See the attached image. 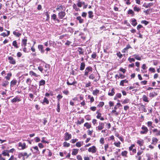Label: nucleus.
<instances>
[{
	"mask_svg": "<svg viewBox=\"0 0 160 160\" xmlns=\"http://www.w3.org/2000/svg\"><path fill=\"white\" fill-rule=\"evenodd\" d=\"M128 60L130 62H134L135 61V59L133 58H131L130 57H129L128 58Z\"/></svg>",
	"mask_w": 160,
	"mask_h": 160,
	"instance_id": "57",
	"label": "nucleus"
},
{
	"mask_svg": "<svg viewBox=\"0 0 160 160\" xmlns=\"http://www.w3.org/2000/svg\"><path fill=\"white\" fill-rule=\"evenodd\" d=\"M78 149H73L72 150V154L73 155H76L78 153Z\"/></svg>",
	"mask_w": 160,
	"mask_h": 160,
	"instance_id": "19",
	"label": "nucleus"
},
{
	"mask_svg": "<svg viewBox=\"0 0 160 160\" xmlns=\"http://www.w3.org/2000/svg\"><path fill=\"white\" fill-rule=\"evenodd\" d=\"M92 68L90 67H87L84 73V75L86 76H88V74L89 72H92Z\"/></svg>",
	"mask_w": 160,
	"mask_h": 160,
	"instance_id": "2",
	"label": "nucleus"
},
{
	"mask_svg": "<svg viewBox=\"0 0 160 160\" xmlns=\"http://www.w3.org/2000/svg\"><path fill=\"white\" fill-rule=\"evenodd\" d=\"M76 19L77 20L79 21V22L80 23H83L84 22L83 19H82L80 16L77 17Z\"/></svg>",
	"mask_w": 160,
	"mask_h": 160,
	"instance_id": "26",
	"label": "nucleus"
},
{
	"mask_svg": "<svg viewBox=\"0 0 160 160\" xmlns=\"http://www.w3.org/2000/svg\"><path fill=\"white\" fill-rule=\"evenodd\" d=\"M127 152L126 151H124L122 152L121 153V155L123 156H126L127 154Z\"/></svg>",
	"mask_w": 160,
	"mask_h": 160,
	"instance_id": "50",
	"label": "nucleus"
},
{
	"mask_svg": "<svg viewBox=\"0 0 160 160\" xmlns=\"http://www.w3.org/2000/svg\"><path fill=\"white\" fill-rule=\"evenodd\" d=\"M129 100L128 98L125 99L122 101H121L122 104H125L128 102Z\"/></svg>",
	"mask_w": 160,
	"mask_h": 160,
	"instance_id": "43",
	"label": "nucleus"
},
{
	"mask_svg": "<svg viewBox=\"0 0 160 160\" xmlns=\"http://www.w3.org/2000/svg\"><path fill=\"white\" fill-rule=\"evenodd\" d=\"M100 142L102 144H103L104 142V138H101L100 140Z\"/></svg>",
	"mask_w": 160,
	"mask_h": 160,
	"instance_id": "56",
	"label": "nucleus"
},
{
	"mask_svg": "<svg viewBox=\"0 0 160 160\" xmlns=\"http://www.w3.org/2000/svg\"><path fill=\"white\" fill-rule=\"evenodd\" d=\"M158 139L156 138H152V144L153 145H156L158 142Z\"/></svg>",
	"mask_w": 160,
	"mask_h": 160,
	"instance_id": "14",
	"label": "nucleus"
},
{
	"mask_svg": "<svg viewBox=\"0 0 160 160\" xmlns=\"http://www.w3.org/2000/svg\"><path fill=\"white\" fill-rule=\"evenodd\" d=\"M121 142H115L114 143V144L115 145L118 147H120V146Z\"/></svg>",
	"mask_w": 160,
	"mask_h": 160,
	"instance_id": "47",
	"label": "nucleus"
},
{
	"mask_svg": "<svg viewBox=\"0 0 160 160\" xmlns=\"http://www.w3.org/2000/svg\"><path fill=\"white\" fill-rule=\"evenodd\" d=\"M85 67V63L84 62L81 63L80 67V70H83L84 69Z\"/></svg>",
	"mask_w": 160,
	"mask_h": 160,
	"instance_id": "22",
	"label": "nucleus"
},
{
	"mask_svg": "<svg viewBox=\"0 0 160 160\" xmlns=\"http://www.w3.org/2000/svg\"><path fill=\"white\" fill-rule=\"evenodd\" d=\"M153 132H156V135L159 136L160 135V131L157 129H154L153 130Z\"/></svg>",
	"mask_w": 160,
	"mask_h": 160,
	"instance_id": "27",
	"label": "nucleus"
},
{
	"mask_svg": "<svg viewBox=\"0 0 160 160\" xmlns=\"http://www.w3.org/2000/svg\"><path fill=\"white\" fill-rule=\"evenodd\" d=\"M17 82V81L15 79H13L10 82V86L12 87L14 85L16 84Z\"/></svg>",
	"mask_w": 160,
	"mask_h": 160,
	"instance_id": "12",
	"label": "nucleus"
},
{
	"mask_svg": "<svg viewBox=\"0 0 160 160\" xmlns=\"http://www.w3.org/2000/svg\"><path fill=\"white\" fill-rule=\"evenodd\" d=\"M12 74L11 73H8L7 76L5 77L8 80H9L11 77L12 76Z\"/></svg>",
	"mask_w": 160,
	"mask_h": 160,
	"instance_id": "33",
	"label": "nucleus"
},
{
	"mask_svg": "<svg viewBox=\"0 0 160 160\" xmlns=\"http://www.w3.org/2000/svg\"><path fill=\"white\" fill-rule=\"evenodd\" d=\"M96 107H92L90 108V110L93 111H94L96 110Z\"/></svg>",
	"mask_w": 160,
	"mask_h": 160,
	"instance_id": "60",
	"label": "nucleus"
},
{
	"mask_svg": "<svg viewBox=\"0 0 160 160\" xmlns=\"http://www.w3.org/2000/svg\"><path fill=\"white\" fill-rule=\"evenodd\" d=\"M9 82L7 81H5L2 84V86L4 87H6L7 85H8Z\"/></svg>",
	"mask_w": 160,
	"mask_h": 160,
	"instance_id": "49",
	"label": "nucleus"
},
{
	"mask_svg": "<svg viewBox=\"0 0 160 160\" xmlns=\"http://www.w3.org/2000/svg\"><path fill=\"white\" fill-rule=\"evenodd\" d=\"M114 90L115 89L114 88H112L111 91H109V92L108 93V95L111 96H113L115 93Z\"/></svg>",
	"mask_w": 160,
	"mask_h": 160,
	"instance_id": "10",
	"label": "nucleus"
},
{
	"mask_svg": "<svg viewBox=\"0 0 160 160\" xmlns=\"http://www.w3.org/2000/svg\"><path fill=\"white\" fill-rule=\"evenodd\" d=\"M157 95V93L155 92H153L151 93H150L149 95V97L153 98L155 96H156Z\"/></svg>",
	"mask_w": 160,
	"mask_h": 160,
	"instance_id": "21",
	"label": "nucleus"
},
{
	"mask_svg": "<svg viewBox=\"0 0 160 160\" xmlns=\"http://www.w3.org/2000/svg\"><path fill=\"white\" fill-rule=\"evenodd\" d=\"M66 13L64 12L61 11L58 13V16L60 18H62L65 15Z\"/></svg>",
	"mask_w": 160,
	"mask_h": 160,
	"instance_id": "9",
	"label": "nucleus"
},
{
	"mask_svg": "<svg viewBox=\"0 0 160 160\" xmlns=\"http://www.w3.org/2000/svg\"><path fill=\"white\" fill-rule=\"evenodd\" d=\"M27 40L26 39L24 38L22 40L21 45L22 46L25 47L26 46Z\"/></svg>",
	"mask_w": 160,
	"mask_h": 160,
	"instance_id": "11",
	"label": "nucleus"
},
{
	"mask_svg": "<svg viewBox=\"0 0 160 160\" xmlns=\"http://www.w3.org/2000/svg\"><path fill=\"white\" fill-rule=\"evenodd\" d=\"M88 152H92V153H94L96 152V148L95 146H93L90 147L88 149Z\"/></svg>",
	"mask_w": 160,
	"mask_h": 160,
	"instance_id": "4",
	"label": "nucleus"
},
{
	"mask_svg": "<svg viewBox=\"0 0 160 160\" xmlns=\"http://www.w3.org/2000/svg\"><path fill=\"white\" fill-rule=\"evenodd\" d=\"M39 86H43L45 84V81L44 80H41L39 82Z\"/></svg>",
	"mask_w": 160,
	"mask_h": 160,
	"instance_id": "25",
	"label": "nucleus"
},
{
	"mask_svg": "<svg viewBox=\"0 0 160 160\" xmlns=\"http://www.w3.org/2000/svg\"><path fill=\"white\" fill-rule=\"evenodd\" d=\"M116 96L118 98H120L122 96V95L120 93H117Z\"/></svg>",
	"mask_w": 160,
	"mask_h": 160,
	"instance_id": "61",
	"label": "nucleus"
},
{
	"mask_svg": "<svg viewBox=\"0 0 160 160\" xmlns=\"http://www.w3.org/2000/svg\"><path fill=\"white\" fill-rule=\"evenodd\" d=\"M125 76L124 75L120 73L119 74V76H118V78H121V79H123L125 78Z\"/></svg>",
	"mask_w": 160,
	"mask_h": 160,
	"instance_id": "52",
	"label": "nucleus"
},
{
	"mask_svg": "<svg viewBox=\"0 0 160 160\" xmlns=\"http://www.w3.org/2000/svg\"><path fill=\"white\" fill-rule=\"evenodd\" d=\"M63 146L64 147H68L70 146V144L67 143L66 142H65L63 143Z\"/></svg>",
	"mask_w": 160,
	"mask_h": 160,
	"instance_id": "37",
	"label": "nucleus"
},
{
	"mask_svg": "<svg viewBox=\"0 0 160 160\" xmlns=\"http://www.w3.org/2000/svg\"><path fill=\"white\" fill-rule=\"evenodd\" d=\"M149 71L153 73L155 72L156 71L155 69L154 68H150L149 69Z\"/></svg>",
	"mask_w": 160,
	"mask_h": 160,
	"instance_id": "48",
	"label": "nucleus"
},
{
	"mask_svg": "<svg viewBox=\"0 0 160 160\" xmlns=\"http://www.w3.org/2000/svg\"><path fill=\"white\" fill-rule=\"evenodd\" d=\"M20 101V99L18 98L17 97H16L15 98L11 100V102L12 103H15L17 102H19Z\"/></svg>",
	"mask_w": 160,
	"mask_h": 160,
	"instance_id": "13",
	"label": "nucleus"
},
{
	"mask_svg": "<svg viewBox=\"0 0 160 160\" xmlns=\"http://www.w3.org/2000/svg\"><path fill=\"white\" fill-rule=\"evenodd\" d=\"M78 49L79 50H78V52L79 54H83V52H84L82 51L83 49L81 47L78 48Z\"/></svg>",
	"mask_w": 160,
	"mask_h": 160,
	"instance_id": "39",
	"label": "nucleus"
},
{
	"mask_svg": "<svg viewBox=\"0 0 160 160\" xmlns=\"http://www.w3.org/2000/svg\"><path fill=\"white\" fill-rule=\"evenodd\" d=\"M38 48L39 50L41 51L42 53H43L44 52L43 49V46L42 45H38Z\"/></svg>",
	"mask_w": 160,
	"mask_h": 160,
	"instance_id": "16",
	"label": "nucleus"
},
{
	"mask_svg": "<svg viewBox=\"0 0 160 160\" xmlns=\"http://www.w3.org/2000/svg\"><path fill=\"white\" fill-rule=\"evenodd\" d=\"M85 4V2H80L79 1H78L77 3V6L79 7H81L82 6L83 4Z\"/></svg>",
	"mask_w": 160,
	"mask_h": 160,
	"instance_id": "31",
	"label": "nucleus"
},
{
	"mask_svg": "<svg viewBox=\"0 0 160 160\" xmlns=\"http://www.w3.org/2000/svg\"><path fill=\"white\" fill-rule=\"evenodd\" d=\"M13 34L14 35L16 36L17 37H19L21 35V34L19 32H17L16 31H14L13 32Z\"/></svg>",
	"mask_w": 160,
	"mask_h": 160,
	"instance_id": "38",
	"label": "nucleus"
},
{
	"mask_svg": "<svg viewBox=\"0 0 160 160\" xmlns=\"http://www.w3.org/2000/svg\"><path fill=\"white\" fill-rule=\"evenodd\" d=\"M32 82V80L30 78H28L26 81V83L29 85H30Z\"/></svg>",
	"mask_w": 160,
	"mask_h": 160,
	"instance_id": "36",
	"label": "nucleus"
},
{
	"mask_svg": "<svg viewBox=\"0 0 160 160\" xmlns=\"http://www.w3.org/2000/svg\"><path fill=\"white\" fill-rule=\"evenodd\" d=\"M65 136L64 139L65 141H67L71 139L72 135L71 134H69L68 132H67L65 134Z\"/></svg>",
	"mask_w": 160,
	"mask_h": 160,
	"instance_id": "3",
	"label": "nucleus"
},
{
	"mask_svg": "<svg viewBox=\"0 0 160 160\" xmlns=\"http://www.w3.org/2000/svg\"><path fill=\"white\" fill-rule=\"evenodd\" d=\"M153 5V4L152 3H150L148 4H144L143 5L146 8H148L150 7L151 6Z\"/></svg>",
	"mask_w": 160,
	"mask_h": 160,
	"instance_id": "30",
	"label": "nucleus"
},
{
	"mask_svg": "<svg viewBox=\"0 0 160 160\" xmlns=\"http://www.w3.org/2000/svg\"><path fill=\"white\" fill-rule=\"evenodd\" d=\"M49 102L47 98L45 97L44 98V100L43 101V103H46L47 104H48L49 103Z\"/></svg>",
	"mask_w": 160,
	"mask_h": 160,
	"instance_id": "46",
	"label": "nucleus"
},
{
	"mask_svg": "<svg viewBox=\"0 0 160 160\" xmlns=\"http://www.w3.org/2000/svg\"><path fill=\"white\" fill-rule=\"evenodd\" d=\"M8 151H3L2 152V154L4 156H7L8 157L9 156V154L8 153Z\"/></svg>",
	"mask_w": 160,
	"mask_h": 160,
	"instance_id": "28",
	"label": "nucleus"
},
{
	"mask_svg": "<svg viewBox=\"0 0 160 160\" xmlns=\"http://www.w3.org/2000/svg\"><path fill=\"white\" fill-rule=\"evenodd\" d=\"M141 107H142V110L143 111L145 112H147V111L145 106L143 105H141Z\"/></svg>",
	"mask_w": 160,
	"mask_h": 160,
	"instance_id": "63",
	"label": "nucleus"
},
{
	"mask_svg": "<svg viewBox=\"0 0 160 160\" xmlns=\"http://www.w3.org/2000/svg\"><path fill=\"white\" fill-rule=\"evenodd\" d=\"M89 78L90 79H93L95 78V77L93 74H92L89 76Z\"/></svg>",
	"mask_w": 160,
	"mask_h": 160,
	"instance_id": "54",
	"label": "nucleus"
},
{
	"mask_svg": "<svg viewBox=\"0 0 160 160\" xmlns=\"http://www.w3.org/2000/svg\"><path fill=\"white\" fill-rule=\"evenodd\" d=\"M128 80L126 79H125L124 80H121L120 83V85L123 86H124V83H128Z\"/></svg>",
	"mask_w": 160,
	"mask_h": 160,
	"instance_id": "15",
	"label": "nucleus"
},
{
	"mask_svg": "<svg viewBox=\"0 0 160 160\" xmlns=\"http://www.w3.org/2000/svg\"><path fill=\"white\" fill-rule=\"evenodd\" d=\"M137 143L139 144L140 146H142L143 145V140L139 141L138 140L137 142Z\"/></svg>",
	"mask_w": 160,
	"mask_h": 160,
	"instance_id": "42",
	"label": "nucleus"
},
{
	"mask_svg": "<svg viewBox=\"0 0 160 160\" xmlns=\"http://www.w3.org/2000/svg\"><path fill=\"white\" fill-rule=\"evenodd\" d=\"M84 126L86 127L88 129H89L91 127V125L88 122L85 123L84 125Z\"/></svg>",
	"mask_w": 160,
	"mask_h": 160,
	"instance_id": "34",
	"label": "nucleus"
},
{
	"mask_svg": "<svg viewBox=\"0 0 160 160\" xmlns=\"http://www.w3.org/2000/svg\"><path fill=\"white\" fill-rule=\"evenodd\" d=\"M119 70L122 72L123 73H125L126 72V70L122 68H120Z\"/></svg>",
	"mask_w": 160,
	"mask_h": 160,
	"instance_id": "58",
	"label": "nucleus"
},
{
	"mask_svg": "<svg viewBox=\"0 0 160 160\" xmlns=\"http://www.w3.org/2000/svg\"><path fill=\"white\" fill-rule=\"evenodd\" d=\"M29 74L31 76H34L35 77H38L39 76V75L37 74L36 73L34 72L33 71H30L29 72Z\"/></svg>",
	"mask_w": 160,
	"mask_h": 160,
	"instance_id": "18",
	"label": "nucleus"
},
{
	"mask_svg": "<svg viewBox=\"0 0 160 160\" xmlns=\"http://www.w3.org/2000/svg\"><path fill=\"white\" fill-rule=\"evenodd\" d=\"M104 105V103L103 102H100L98 105L99 107H102Z\"/></svg>",
	"mask_w": 160,
	"mask_h": 160,
	"instance_id": "55",
	"label": "nucleus"
},
{
	"mask_svg": "<svg viewBox=\"0 0 160 160\" xmlns=\"http://www.w3.org/2000/svg\"><path fill=\"white\" fill-rule=\"evenodd\" d=\"M45 68H46V69L44 70V71L45 73H47V74L45 75L44 76H48V69L49 68V65L48 64H46L45 66Z\"/></svg>",
	"mask_w": 160,
	"mask_h": 160,
	"instance_id": "8",
	"label": "nucleus"
},
{
	"mask_svg": "<svg viewBox=\"0 0 160 160\" xmlns=\"http://www.w3.org/2000/svg\"><path fill=\"white\" fill-rule=\"evenodd\" d=\"M67 84L68 85H74L75 84H76L77 83V82L75 81H73L72 83H70L69 81H68L67 82Z\"/></svg>",
	"mask_w": 160,
	"mask_h": 160,
	"instance_id": "41",
	"label": "nucleus"
},
{
	"mask_svg": "<svg viewBox=\"0 0 160 160\" xmlns=\"http://www.w3.org/2000/svg\"><path fill=\"white\" fill-rule=\"evenodd\" d=\"M132 56L138 60H141V58L138 55L134 54Z\"/></svg>",
	"mask_w": 160,
	"mask_h": 160,
	"instance_id": "35",
	"label": "nucleus"
},
{
	"mask_svg": "<svg viewBox=\"0 0 160 160\" xmlns=\"http://www.w3.org/2000/svg\"><path fill=\"white\" fill-rule=\"evenodd\" d=\"M104 124L102 122H100L99 124V125L96 127V129L98 128V129L99 130H102L104 128Z\"/></svg>",
	"mask_w": 160,
	"mask_h": 160,
	"instance_id": "7",
	"label": "nucleus"
},
{
	"mask_svg": "<svg viewBox=\"0 0 160 160\" xmlns=\"http://www.w3.org/2000/svg\"><path fill=\"white\" fill-rule=\"evenodd\" d=\"M51 18L52 19H53L54 20H57L58 22L59 21L58 19L56 18V15L55 14H53V15L52 16Z\"/></svg>",
	"mask_w": 160,
	"mask_h": 160,
	"instance_id": "32",
	"label": "nucleus"
},
{
	"mask_svg": "<svg viewBox=\"0 0 160 160\" xmlns=\"http://www.w3.org/2000/svg\"><path fill=\"white\" fill-rule=\"evenodd\" d=\"M132 24L134 26H135L137 25V23L136 19L133 18L132 20Z\"/></svg>",
	"mask_w": 160,
	"mask_h": 160,
	"instance_id": "23",
	"label": "nucleus"
},
{
	"mask_svg": "<svg viewBox=\"0 0 160 160\" xmlns=\"http://www.w3.org/2000/svg\"><path fill=\"white\" fill-rule=\"evenodd\" d=\"M152 124V122L151 121H148L147 122V125L148 127L151 126Z\"/></svg>",
	"mask_w": 160,
	"mask_h": 160,
	"instance_id": "62",
	"label": "nucleus"
},
{
	"mask_svg": "<svg viewBox=\"0 0 160 160\" xmlns=\"http://www.w3.org/2000/svg\"><path fill=\"white\" fill-rule=\"evenodd\" d=\"M142 129L143 130L142 131H140V133L141 134H144L146 133L148 131V129L144 125H143L142 127Z\"/></svg>",
	"mask_w": 160,
	"mask_h": 160,
	"instance_id": "1",
	"label": "nucleus"
},
{
	"mask_svg": "<svg viewBox=\"0 0 160 160\" xmlns=\"http://www.w3.org/2000/svg\"><path fill=\"white\" fill-rule=\"evenodd\" d=\"M117 54L118 56V57L120 58H122V55L120 52L118 53Z\"/></svg>",
	"mask_w": 160,
	"mask_h": 160,
	"instance_id": "59",
	"label": "nucleus"
},
{
	"mask_svg": "<svg viewBox=\"0 0 160 160\" xmlns=\"http://www.w3.org/2000/svg\"><path fill=\"white\" fill-rule=\"evenodd\" d=\"M92 12L91 11H89L88 12V17L90 18H92L93 17V15L92 14Z\"/></svg>",
	"mask_w": 160,
	"mask_h": 160,
	"instance_id": "45",
	"label": "nucleus"
},
{
	"mask_svg": "<svg viewBox=\"0 0 160 160\" xmlns=\"http://www.w3.org/2000/svg\"><path fill=\"white\" fill-rule=\"evenodd\" d=\"M8 59L9 60V62L12 64H15L16 63V61L14 59V58L11 57L9 56L8 57Z\"/></svg>",
	"mask_w": 160,
	"mask_h": 160,
	"instance_id": "6",
	"label": "nucleus"
},
{
	"mask_svg": "<svg viewBox=\"0 0 160 160\" xmlns=\"http://www.w3.org/2000/svg\"><path fill=\"white\" fill-rule=\"evenodd\" d=\"M96 113L98 114L97 116V118L98 119H99L101 117V114L98 111Z\"/></svg>",
	"mask_w": 160,
	"mask_h": 160,
	"instance_id": "53",
	"label": "nucleus"
},
{
	"mask_svg": "<svg viewBox=\"0 0 160 160\" xmlns=\"http://www.w3.org/2000/svg\"><path fill=\"white\" fill-rule=\"evenodd\" d=\"M99 92V90L96 89L92 91V94L94 95L97 96Z\"/></svg>",
	"mask_w": 160,
	"mask_h": 160,
	"instance_id": "24",
	"label": "nucleus"
},
{
	"mask_svg": "<svg viewBox=\"0 0 160 160\" xmlns=\"http://www.w3.org/2000/svg\"><path fill=\"white\" fill-rule=\"evenodd\" d=\"M64 7L62 5H60L58 6L57 8V10H63Z\"/></svg>",
	"mask_w": 160,
	"mask_h": 160,
	"instance_id": "44",
	"label": "nucleus"
},
{
	"mask_svg": "<svg viewBox=\"0 0 160 160\" xmlns=\"http://www.w3.org/2000/svg\"><path fill=\"white\" fill-rule=\"evenodd\" d=\"M23 157V159L24 160V157L26 156V158H28L31 155V153H30L29 154H28V153L26 152H22Z\"/></svg>",
	"mask_w": 160,
	"mask_h": 160,
	"instance_id": "17",
	"label": "nucleus"
},
{
	"mask_svg": "<svg viewBox=\"0 0 160 160\" xmlns=\"http://www.w3.org/2000/svg\"><path fill=\"white\" fill-rule=\"evenodd\" d=\"M83 142H77L76 144V146L78 147H80L82 145Z\"/></svg>",
	"mask_w": 160,
	"mask_h": 160,
	"instance_id": "29",
	"label": "nucleus"
},
{
	"mask_svg": "<svg viewBox=\"0 0 160 160\" xmlns=\"http://www.w3.org/2000/svg\"><path fill=\"white\" fill-rule=\"evenodd\" d=\"M141 23L142 24H144L145 25H147L148 23L149 22L146 21V20H143L141 22Z\"/></svg>",
	"mask_w": 160,
	"mask_h": 160,
	"instance_id": "51",
	"label": "nucleus"
},
{
	"mask_svg": "<svg viewBox=\"0 0 160 160\" xmlns=\"http://www.w3.org/2000/svg\"><path fill=\"white\" fill-rule=\"evenodd\" d=\"M143 100L144 102H148V98L145 95H143L142 97Z\"/></svg>",
	"mask_w": 160,
	"mask_h": 160,
	"instance_id": "20",
	"label": "nucleus"
},
{
	"mask_svg": "<svg viewBox=\"0 0 160 160\" xmlns=\"http://www.w3.org/2000/svg\"><path fill=\"white\" fill-rule=\"evenodd\" d=\"M77 158L78 160H82V157L80 155H78L77 156Z\"/></svg>",
	"mask_w": 160,
	"mask_h": 160,
	"instance_id": "64",
	"label": "nucleus"
},
{
	"mask_svg": "<svg viewBox=\"0 0 160 160\" xmlns=\"http://www.w3.org/2000/svg\"><path fill=\"white\" fill-rule=\"evenodd\" d=\"M18 146L21 148H19V149H24L26 148V144L25 143H22L20 142L18 143Z\"/></svg>",
	"mask_w": 160,
	"mask_h": 160,
	"instance_id": "5",
	"label": "nucleus"
},
{
	"mask_svg": "<svg viewBox=\"0 0 160 160\" xmlns=\"http://www.w3.org/2000/svg\"><path fill=\"white\" fill-rule=\"evenodd\" d=\"M12 45L14 46L16 48H18V47L17 45V42L16 40L13 41L12 42Z\"/></svg>",
	"mask_w": 160,
	"mask_h": 160,
	"instance_id": "40",
	"label": "nucleus"
}]
</instances>
